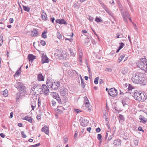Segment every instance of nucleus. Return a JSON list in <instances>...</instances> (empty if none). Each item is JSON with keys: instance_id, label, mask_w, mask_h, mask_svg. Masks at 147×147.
<instances>
[{"instance_id": "f257e3e1", "label": "nucleus", "mask_w": 147, "mask_h": 147, "mask_svg": "<svg viewBox=\"0 0 147 147\" xmlns=\"http://www.w3.org/2000/svg\"><path fill=\"white\" fill-rule=\"evenodd\" d=\"M143 74L139 72H137L133 75L131 80L135 84H142L144 80V78L143 77Z\"/></svg>"}, {"instance_id": "f03ea898", "label": "nucleus", "mask_w": 147, "mask_h": 147, "mask_svg": "<svg viewBox=\"0 0 147 147\" xmlns=\"http://www.w3.org/2000/svg\"><path fill=\"white\" fill-rule=\"evenodd\" d=\"M138 66L139 68L145 71L147 70V65L146 58L141 59L138 62Z\"/></svg>"}, {"instance_id": "7ed1b4c3", "label": "nucleus", "mask_w": 147, "mask_h": 147, "mask_svg": "<svg viewBox=\"0 0 147 147\" xmlns=\"http://www.w3.org/2000/svg\"><path fill=\"white\" fill-rule=\"evenodd\" d=\"M46 84L49 88L52 90L57 89L60 86V83L59 82H52L51 81H47Z\"/></svg>"}, {"instance_id": "20e7f679", "label": "nucleus", "mask_w": 147, "mask_h": 147, "mask_svg": "<svg viewBox=\"0 0 147 147\" xmlns=\"http://www.w3.org/2000/svg\"><path fill=\"white\" fill-rule=\"evenodd\" d=\"M134 97L136 100L141 101H144L147 98L146 94L143 93H136L134 94Z\"/></svg>"}, {"instance_id": "39448f33", "label": "nucleus", "mask_w": 147, "mask_h": 147, "mask_svg": "<svg viewBox=\"0 0 147 147\" xmlns=\"http://www.w3.org/2000/svg\"><path fill=\"white\" fill-rule=\"evenodd\" d=\"M108 94L111 96L115 97L117 95L118 92L117 90L115 88H113L109 90Z\"/></svg>"}, {"instance_id": "423d86ee", "label": "nucleus", "mask_w": 147, "mask_h": 147, "mask_svg": "<svg viewBox=\"0 0 147 147\" xmlns=\"http://www.w3.org/2000/svg\"><path fill=\"white\" fill-rule=\"evenodd\" d=\"M121 13L124 21L125 22L127 23V19L130 16L128 12L127 11H125V12L121 11Z\"/></svg>"}, {"instance_id": "0eeeda50", "label": "nucleus", "mask_w": 147, "mask_h": 147, "mask_svg": "<svg viewBox=\"0 0 147 147\" xmlns=\"http://www.w3.org/2000/svg\"><path fill=\"white\" fill-rule=\"evenodd\" d=\"M60 93L61 96L66 97L68 95V90L65 88L62 87L60 90Z\"/></svg>"}, {"instance_id": "6e6552de", "label": "nucleus", "mask_w": 147, "mask_h": 147, "mask_svg": "<svg viewBox=\"0 0 147 147\" xmlns=\"http://www.w3.org/2000/svg\"><path fill=\"white\" fill-rule=\"evenodd\" d=\"M42 90L46 95L48 94L49 92V90L47 86L45 84H43L42 86Z\"/></svg>"}, {"instance_id": "1a4fd4ad", "label": "nucleus", "mask_w": 147, "mask_h": 147, "mask_svg": "<svg viewBox=\"0 0 147 147\" xmlns=\"http://www.w3.org/2000/svg\"><path fill=\"white\" fill-rule=\"evenodd\" d=\"M41 57L42 63L43 64L45 63H48L49 62L48 57L44 53L42 54Z\"/></svg>"}, {"instance_id": "9d476101", "label": "nucleus", "mask_w": 147, "mask_h": 147, "mask_svg": "<svg viewBox=\"0 0 147 147\" xmlns=\"http://www.w3.org/2000/svg\"><path fill=\"white\" fill-rule=\"evenodd\" d=\"M15 86L19 90L24 89V86L20 82H17Z\"/></svg>"}, {"instance_id": "9b49d317", "label": "nucleus", "mask_w": 147, "mask_h": 147, "mask_svg": "<svg viewBox=\"0 0 147 147\" xmlns=\"http://www.w3.org/2000/svg\"><path fill=\"white\" fill-rule=\"evenodd\" d=\"M80 125L83 127L86 126L87 125L88 122L87 120L83 118L81 119H80Z\"/></svg>"}, {"instance_id": "f8f14e48", "label": "nucleus", "mask_w": 147, "mask_h": 147, "mask_svg": "<svg viewBox=\"0 0 147 147\" xmlns=\"http://www.w3.org/2000/svg\"><path fill=\"white\" fill-rule=\"evenodd\" d=\"M57 55L59 59H67V57H66V55L63 52H58Z\"/></svg>"}, {"instance_id": "ddd939ff", "label": "nucleus", "mask_w": 147, "mask_h": 147, "mask_svg": "<svg viewBox=\"0 0 147 147\" xmlns=\"http://www.w3.org/2000/svg\"><path fill=\"white\" fill-rule=\"evenodd\" d=\"M139 119L140 120V122L145 123L147 122V119L145 118L143 116L140 115L139 116Z\"/></svg>"}, {"instance_id": "4468645a", "label": "nucleus", "mask_w": 147, "mask_h": 147, "mask_svg": "<svg viewBox=\"0 0 147 147\" xmlns=\"http://www.w3.org/2000/svg\"><path fill=\"white\" fill-rule=\"evenodd\" d=\"M55 22L59 24H64L65 25H67V23L63 19L56 20H55Z\"/></svg>"}, {"instance_id": "2eb2a0df", "label": "nucleus", "mask_w": 147, "mask_h": 147, "mask_svg": "<svg viewBox=\"0 0 147 147\" xmlns=\"http://www.w3.org/2000/svg\"><path fill=\"white\" fill-rule=\"evenodd\" d=\"M42 131L44 132L47 134H48L49 131L48 128L46 126H45L42 129Z\"/></svg>"}, {"instance_id": "dca6fc26", "label": "nucleus", "mask_w": 147, "mask_h": 147, "mask_svg": "<svg viewBox=\"0 0 147 147\" xmlns=\"http://www.w3.org/2000/svg\"><path fill=\"white\" fill-rule=\"evenodd\" d=\"M121 140L119 139H117L114 141L113 144L115 146H117L121 145Z\"/></svg>"}, {"instance_id": "f3484780", "label": "nucleus", "mask_w": 147, "mask_h": 147, "mask_svg": "<svg viewBox=\"0 0 147 147\" xmlns=\"http://www.w3.org/2000/svg\"><path fill=\"white\" fill-rule=\"evenodd\" d=\"M32 36H36L38 34V32L36 29H34L33 31H32Z\"/></svg>"}, {"instance_id": "a211bd4d", "label": "nucleus", "mask_w": 147, "mask_h": 147, "mask_svg": "<svg viewBox=\"0 0 147 147\" xmlns=\"http://www.w3.org/2000/svg\"><path fill=\"white\" fill-rule=\"evenodd\" d=\"M44 77L41 74H39L38 76V80L39 81H43L44 80Z\"/></svg>"}, {"instance_id": "6ab92c4d", "label": "nucleus", "mask_w": 147, "mask_h": 147, "mask_svg": "<svg viewBox=\"0 0 147 147\" xmlns=\"http://www.w3.org/2000/svg\"><path fill=\"white\" fill-rule=\"evenodd\" d=\"M28 59L29 61L32 62L35 59L34 56L32 54H29L28 55Z\"/></svg>"}, {"instance_id": "aec40b11", "label": "nucleus", "mask_w": 147, "mask_h": 147, "mask_svg": "<svg viewBox=\"0 0 147 147\" xmlns=\"http://www.w3.org/2000/svg\"><path fill=\"white\" fill-rule=\"evenodd\" d=\"M32 86L31 87V90H30V92H34L35 90V88H36L37 85L35 84H33L32 85Z\"/></svg>"}, {"instance_id": "412c9836", "label": "nucleus", "mask_w": 147, "mask_h": 147, "mask_svg": "<svg viewBox=\"0 0 147 147\" xmlns=\"http://www.w3.org/2000/svg\"><path fill=\"white\" fill-rule=\"evenodd\" d=\"M21 67L20 68L19 70L17 71L16 72V73L14 74L15 77H18L20 75L21 72Z\"/></svg>"}, {"instance_id": "4be33fe9", "label": "nucleus", "mask_w": 147, "mask_h": 147, "mask_svg": "<svg viewBox=\"0 0 147 147\" xmlns=\"http://www.w3.org/2000/svg\"><path fill=\"white\" fill-rule=\"evenodd\" d=\"M22 119L27 121L30 123L32 122V119L30 117L26 116L24 118Z\"/></svg>"}, {"instance_id": "5701e85b", "label": "nucleus", "mask_w": 147, "mask_h": 147, "mask_svg": "<svg viewBox=\"0 0 147 147\" xmlns=\"http://www.w3.org/2000/svg\"><path fill=\"white\" fill-rule=\"evenodd\" d=\"M41 16L42 18V20H46V18H47V16L45 13L44 12L42 13Z\"/></svg>"}, {"instance_id": "b1692460", "label": "nucleus", "mask_w": 147, "mask_h": 147, "mask_svg": "<svg viewBox=\"0 0 147 147\" xmlns=\"http://www.w3.org/2000/svg\"><path fill=\"white\" fill-rule=\"evenodd\" d=\"M82 54H79V57L78 59V61H79L80 62V65H81L82 63Z\"/></svg>"}, {"instance_id": "393cba45", "label": "nucleus", "mask_w": 147, "mask_h": 147, "mask_svg": "<svg viewBox=\"0 0 147 147\" xmlns=\"http://www.w3.org/2000/svg\"><path fill=\"white\" fill-rule=\"evenodd\" d=\"M47 31L45 30L42 33V37L44 38H47V36L46 34L47 33Z\"/></svg>"}, {"instance_id": "a878e982", "label": "nucleus", "mask_w": 147, "mask_h": 147, "mask_svg": "<svg viewBox=\"0 0 147 147\" xmlns=\"http://www.w3.org/2000/svg\"><path fill=\"white\" fill-rule=\"evenodd\" d=\"M4 96L6 97L7 96V90L6 89L4 91H3L1 93Z\"/></svg>"}, {"instance_id": "bb28decb", "label": "nucleus", "mask_w": 147, "mask_h": 147, "mask_svg": "<svg viewBox=\"0 0 147 147\" xmlns=\"http://www.w3.org/2000/svg\"><path fill=\"white\" fill-rule=\"evenodd\" d=\"M125 55H124L123 54L121 55L120 57L119 58L118 60V63H120L121 62L123 59L125 57Z\"/></svg>"}, {"instance_id": "cd10ccee", "label": "nucleus", "mask_w": 147, "mask_h": 147, "mask_svg": "<svg viewBox=\"0 0 147 147\" xmlns=\"http://www.w3.org/2000/svg\"><path fill=\"white\" fill-rule=\"evenodd\" d=\"M106 12L111 16L113 18H114V16H113V13L111 12V11H109V9H106L105 10Z\"/></svg>"}, {"instance_id": "c85d7f7f", "label": "nucleus", "mask_w": 147, "mask_h": 147, "mask_svg": "<svg viewBox=\"0 0 147 147\" xmlns=\"http://www.w3.org/2000/svg\"><path fill=\"white\" fill-rule=\"evenodd\" d=\"M85 104L86 107L88 108V109L89 110V111H91V108L90 107V105L89 102H85Z\"/></svg>"}, {"instance_id": "c756f323", "label": "nucleus", "mask_w": 147, "mask_h": 147, "mask_svg": "<svg viewBox=\"0 0 147 147\" xmlns=\"http://www.w3.org/2000/svg\"><path fill=\"white\" fill-rule=\"evenodd\" d=\"M23 9L25 11L29 12L30 8L28 6H23Z\"/></svg>"}, {"instance_id": "7c9ffc66", "label": "nucleus", "mask_w": 147, "mask_h": 147, "mask_svg": "<svg viewBox=\"0 0 147 147\" xmlns=\"http://www.w3.org/2000/svg\"><path fill=\"white\" fill-rule=\"evenodd\" d=\"M97 139L100 142H102V136L100 134H98Z\"/></svg>"}, {"instance_id": "2f4dec72", "label": "nucleus", "mask_w": 147, "mask_h": 147, "mask_svg": "<svg viewBox=\"0 0 147 147\" xmlns=\"http://www.w3.org/2000/svg\"><path fill=\"white\" fill-rule=\"evenodd\" d=\"M65 40L66 41V42L67 43H69V42H72V41L73 40V39H72L71 38L70 39L66 38H65Z\"/></svg>"}, {"instance_id": "473e14b6", "label": "nucleus", "mask_w": 147, "mask_h": 147, "mask_svg": "<svg viewBox=\"0 0 147 147\" xmlns=\"http://www.w3.org/2000/svg\"><path fill=\"white\" fill-rule=\"evenodd\" d=\"M95 21L97 22H100L102 21V20L98 17H96Z\"/></svg>"}, {"instance_id": "72a5a7b5", "label": "nucleus", "mask_w": 147, "mask_h": 147, "mask_svg": "<svg viewBox=\"0 0 147 147\" xmlns=\"http://www.w3.org/2000/svg\"><path fill=\"white\" fill-rule=\"evenodd\" d=\"M81 80L82 87V88H84V87L85 86L84 81L83 79L82 78H81Z\"/></svg>"}, {"instance_id": "f704fd0d", "label": "nucleus", "mask_w": 147, "mask_h": 147, "mask_svg": "<svg viewBox=\"0 0 147 147\" xmlns=\"http://www.w3.org/2000/svg\"><path fill=\"white\" fill-rule=\"evenodd\" d=\"M69 50L70 51L71 55L72 57H74L75 56V54L73 52L72 50L71 49H69Z\"/></svg>"}, {"instance_id": "c9c22d12", "label": "nucleus", "mask_w": 147, "mask_h": 147, "mask_svg": "<svg viewBox=\"0 0 147 147\" xmlns=\"http://www.w3.org/2000/svg\"><path fill=\"white\" fill-rule=\"evenodd\" d=\"M3 36L1 35L0 36V47L2 45L3 42Z\"/></svg>"}, {"instance_id": "e433bc0d", "label": "nucleus", "mask_w": 147, "mask_h": 147, "mask_svg": "<svg viewBox=\"0 0 147 147\" xmlns=\"http://www.w3.org/2000/svg\"><path fill=\"white\" fill-rule=\"evenodd\" d=\"M64 143V144H66L68 142V140L66 136H64L63 137Z\"/></svg>"}, {"instance_id": "4c0bfd02", "label": "nucleus", "mask_w": 147, "mask_h": 147, "mask_svg": "<svg viewBox=\"0 0 147 147\" xmlns=\"http://www.w3.org/2000/svg\"><path fill=\"white\" fill-rule=\"evenodd\" d=\"M40 44L42 46H44L46 45L45 42L43 40H40Z\"/></svg>"}, {"instance_id": "58836bf2", "label": "nucleus", "mask_w": 147, "mask_h": 147, "mask_svg": "<svg viewBox=\"0 0 147 147\" xmlns=\"http://www.w3.org/2000/svg\"><path fill=\"white\" fill-rule=\"evenodd\" d=\"M99 79V78L97 77L96 78L94 79V83L95 84H97L98 83V80Z\"/></svg>"}, {"instance_id": "ea45409f", "label": "nucleus", "mask_w": 147, "mask_h": 147, "mask_svg": "<svg viewBox=\"0 0 147 147\" xmlns=\"http://www.w3.org/2000/svg\"><path fill=\"white\" fill-rule=\"evenodd\" d=\"M120 45L119 47V48L121 49L124 46V44L123 42L119 43Z\"/></svg>"}, {"instance_id": "a19ab883", "label": "nucleus", "mask_w": 147, "mask_h": 147, "mask_svg": "<svg viewBox=\"0 0 147 147\" xmlns=\"http://www.w3.org/2000/svg\"><path fill=\"white\" fill-rule=\"evenodd\" d=\"M21 134L22 135V137L24 138H25L26 137V135L24 133V131H22L21 132Z\"/></svg>"}, {"instance_id": "79ce46f5", "label": "nucleus", "mask_w": 147, "mask_h": 147, "mask_svg": "<svg viewBox=\"0 0 147 147\" xmlns=\"http://www.w3.org/2000/svg\"><path fill=\"white\" fill-rule=\"evenodd\" d=\"M134 143L135 146H137L138 144V141L136 140H134Z\"/></svg>"}, {"instance_id": "37998d69", "label": "nucleus", "mask_w": 147, "mask_h": 147, "mask_svg": "<svg viewBox=\"0 0 147 147\" xmlns=\"http://www.w3.org/2000/svg\"><path fill=\"white\" fill-rule=\"evenodd\" d=\"M105 71H106L111 72L112 71V69L110 68H107L105 69Z\"/></svg>"}, {"instance_id": "c03bdc74", "label": "nucleus", "mask_w": 147, "mask_h": 147, "mask_svg": "<svg viewBox=\"0 0 147 147\" xmlns=\"http://www.w3.org/2000/svg\"><path fill=\"white\" fill-rule=\"evenodd\" d=\"M78 50L79 52V54H82V49L80 47L78 48Z\"/></svg>"}, {"instance_id": "a18cd8bd", "label": "nucleus", "mask_w": 147, "mask_h": 147, "mask_svg": "<svg viewBox=\"0 0 147 147\" xmlns=\"http://www.w3.org/2000/svg\"><path fill=\"white\" fill-rule=\"evenodd\" d=\"M113 135H112L111 136H110L108 138L107 140V142H109L110 140H111V139L113 138Z\"/></svg>"}, {"instance_id": "49530a36", "label": "nucleus", "mask_w": 147, "mask_h": 147, "mask_svg": "<svg viewBox=\"0 0 147 147\" xmlns=\"http://www.w3.org/2000/svg\"><path fill=\"white\" fill-rule=\"evenodd\" d=\"M84 103L85 102H89V100H88L86 96H85L84 97Z\"/></svg>"}, {"instance_id": "de8ad7c7", "label": "nucleus", "mask_w": 147, "mask_h": 147, "mask_svg": "<svg viewBox=\"0 0 147 147\" xmlns=\"http://www.w3.org/2000/svg\"><path fill=\"white\" fill-rule=\"evenodd\" d=\"M20 95L19 94H16V101H18V100L19 99L20 97Z\"/></svg>"}, {"instance_id": "09e8293b", "label": "nucleus", "mask_w": 147, "mask_h": 147, "mask_svg": "<svg viewBox=\"0 0 147 147\" xmlns=\"http://www.w3.org/2000/svg\"><path fill=\"white\" fill-rule=\"evenodd\" d=\"M57 37L59 39L61 38L62 36L61 34L59 33H58Z\"/></svg>"}, {"instance_id": "8fccbe9b", "label": "nucleus", "mask_w": 147, "mask_h": 147, "mask_svg": "<svg viewBox=\"0 0 147 147\" xmlns=\"http://www.w3.org/2000/svg\"><path fill=\"white\" fill-rule=\"evenodd\" d=\"M132 24H133V25L134 26V29H135L136 30V31H137L138 30V28H137V26L136 25V24H134V23L133 22H132Z\"/></svg>"}, {"instance_id": "3c124183", "label": "nucleus", "mask_w": 147, "mask_h": 147, "mask_svg": "<svg viewBox=\"0 0 147 147\" xmlns=\"http://www.w3.org/2000/svg\"><path fill=\"white\" fill-rule=\"evenodd\" d=\"M88 19L91 22H92L93 21L94 19H93V17H92L91 16H89Z\"/></svg>"}, {"instance_id": "603ef678", "label": "nucleus", "mask_w": 147, "mask_h": 147, "mask_svg": "<svg viewBox=\"0 0 147 147\" xmlns=\"http://www.w3.org/2000/svg\"><path fill=\"white\" fill-rule=\"evenodd\" d=\"M74 111L78 113L81 112V111L79 109H75L74 110Z\"/></svg>"}, {"instance_id": "864d4df0", "label": "nucleus", "mask_w": 147, "mask_h": 147, "mask_svg": "<svg viewBox=\"0 0 147 147\" xmlns=\"http://www.w3.org/2000/svg\"><path fill=\"white\" fill-rule=\"evenodd\" d=\"M40 145V144L39 143H38V144H36L34 145H32L31 146L33 147H36V146H39Z\"/></svg>"}, {"instance_id": "5fc2aeb1", "label": "nucleus", "mask_w": 147, "mask_h": 147, "mask_svg": "<svg viewBox=\"0 0 147 147\" xmlns=\"http://www.w3.org/2000/svg\"><path fill=\"white\" fill-rule=\"evenodd\" d=\"M119 117L121 119L123 120L124 119L123 116L122 115L119 114Z\"/></svg>"}, {"instance_id": "6e6d98bb", "label": "nucleus", "mask_w": 147, "mask_h": 147, "mask_svg": "<svg viewBox=\"0 0 147 147\" xmlns=\"http://www.w3.org/2000/svg\"><path fill=\"white\" fill-rule=\"evenodd\" d=\"M53 97H55V96H58L59 95L57 93L55 92H53Z\"/></svg>"}, {"instance_id": "4d7b16f0", "label": "nucleus", "mask_w": 147, "mask_h": 147, "mask_svg": "<svg viewBox=\"0 0 147 147\" xmlns=\"http://www.w3.org/2000/svg\"><path fill=\"white\" fill-rule=\"evenodd\" d=\"M36 107V105L35 104H32L31 105V107L32 108V110H33L34 108Z\"/></svg>"}, {"instance_id": "13d9d810", "label": "nucleus", "mask_w": 147, "mask_h": 147, "mask_svg": "<svg viewBox=\"0 0 147 147\" xmlns=\"http://www.w3.org/2000/svg\"><path fill=\"white\" fill-rule=\"evenodd\" d=\"M96 130L97 132L98 133L101 130L99 127H98L96 128Z\"/></svg>"}, {"instance_id": "bf43d9fd", "label": "nucleus", "mask_w": 147, "mask_h": 147, "mask_svg": "<svg viewBox=\"0 0 147 147\" xmlns=\"http://www.w3.org/2000/svg\"><path fill=\"white\" fill-rule=\"evenodd\" d=\"M101 6L102 7L105 9V10L107 8V7L104 4H102V5Z\"/></svg>"}, {"instance_id": "052dcab7", "label": "nucleus", "mask_w": 147, "mask_h": 147, "mask_svg": "<svg viewBox=\"0 0 147 147\" xmlns=\"http://www.w3.org/2000/svg\"><path fill=\"white\" fill-rule=\"evenodd\" d=\"M78 136V132L77 131L75 132V134L74 135V138L76 139L77 138Z\"/></svg>"}, {"instance_id": "680f3d73", "label": "nucleus", "mask_w": 147, "mask_h": 147, "mask_svg": "<svg viewBox=\"0 0 147 147\" xmlns=\"http://www.w3.org/2000/svg\"><path fill=\"white\" fill-rule=\"evenodd\" d=\"M56 99V100H57V101H60V97H59V95H58V96H57L56 97V98H55ZM59 102V101L58 102Z\"/></svg>"}, {"instance_id": "e2e57ef3", "label": "nucleus", "mask_w": 147, "mask_h": 147, "mask_svg": "<svg viewBox=\"0 0 147 147\" xmlns=\"http://www.w3.org/2000/svg\"><path fill=\"white\" fill-rule=\"evenodd\" d=\"M9 22L10 23H12L13 22V19L12 18H10L9 20Z\"/></svg>"}, {"instance_id": "0e129e2a", "label": "nucleus", "mask_w": 147, "mask_h": 147, "mask_svg": "<svg viewBox=\"0 0 147 147\" xmlns=\"http://www.w3.org/2000/svg\"><path fill=\"white\" fill-rule=\"evenodd\" d=\"M138 130L139 131H141L142 132H143L144 131V130H143V129H142V127H138Z\"/></svg>"}, {"instance_id": "69168bd1", "label": "nucleus", "mask_w": 147, "mask_h": 147, "mask_svg": "<svg viewBox=\"0 0 147 147\" xmlns=\"http://www.w3.org/2000/svg\"><path fill=\"white\" fill-rule=\"evenodd\" d=\"M128 90H131L132 89V87H131V86L130 84H129V87L128 88Z\"/></svg>"}, {"instance_id": "338daca9", "label": "nucleus", "mask_w": 147, "mask_h": 147, "mask_svg": "<svg viewBox=\"0 0 147 147\" xmlns=\"http://www.w3.org/2000/svg\"><path fill=\"white\" fill-rule=\"evenodd\" d=\"M123 106L125 107L126 105H127V104L124 101H123L122 102Z\"/></svg>"}, {"instance_id": "774afa93", "label": "nucleus", "mask_w": 147, "mask_h": 147, "mask_svg": "<svg viewBox=\"0 0 147 147\" xmlns=\"http://www.w3.org/2000/svg\"><path fill=\"white\" fill-rule=\"evenodd\" d=\"M91 129V128L90 127H88L87 128V130L88 131L89 133H90V131Z\"/></svg>"}]
</instances>
